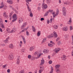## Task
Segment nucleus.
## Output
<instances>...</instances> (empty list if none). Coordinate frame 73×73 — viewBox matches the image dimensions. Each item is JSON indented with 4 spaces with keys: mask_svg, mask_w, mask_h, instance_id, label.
Wrapping results in <instances>:
<instances>
[{
    "mask_svg": "<svg viewBox=\"0 0 73 73\" xmlns=\"http://www.w3.org/2000/svg\"><path fill=\"white\" fill-rule=\"evenodd\" d=\"M0 22L1 25H3V19L1 18L0 19Z\"/></svg>",
    "mask_w": 73,
    "mask_h": 73,
    "instance_id": "f3484780",
    "label": "nucleus"
},
{
    "mask_svg": "<svg viewBox=\"0 0 73 73\" xmlns=\"http://www.w3.org/2000/svg\"><path fill=\"white\" fill-rule=\"evenodd\" d=\"M69 23H72V20H71V18L70 19L69 21Z\"/></svg>",
    "mask_w": 73,
    "mask_h": 73,
    "instance_id": "3c124183",
    "label": "nucleus"
},
{
    "mask_svg": "<svg viewBox=\"0 0 73 73\" xmlns=\"http://www.w3.org/2000/svg\"><path fill=\"white\" fill-rule=\"evenodd\" d=\"M40 7H38L37 9L38 10V11H40Z\"/></svg>",
    "mask_w": 73,
    "mask_h": 73,
    "instance_id": "6e6d98bb",
    "label": "nucleus"
},
{
    "mask_svg": "<svg viewBox=\"0 0 73 73\" xmlns=\"http://www.w3.org/2000/svg\"><path fill=\"white\" fill-rule=\"evenodd\" d=\"M47 24H49V21L48 19V20L47 21Z\"/></svg>",
    "mask_w": 73,
    "mask_h": 73,
    "instance_id": "69168bd1",
    "label": "nucleus"
},
{
    "mask_svg": "<svg viewBox=\"0 0 73 73\" xmlns=\"http://www.w3.org/2000/svg\"><path fill=\"white\" fill-rule=\"evenodd\" d=\"M23 18L21 17L19 19V23H21L22 22H23Z\"/></svg>",
    "mask_w": 73,
    "mask_h": 73,
    "instance_id": "1a4fd4ad",
    "label": "nucleus"
},
{
    "mask_svg": "<svg viewBox=\"0 0 73 73\" xmlns=\"http://www.w3.org/2000/svg\"><path fill=\"white\" fill-rule=\"evenodd\" d=\"M43 52L44 53H48L49 50L47 49H45L43 50Z\"/></svg>",
    "mask_w": 73,
    "mask_h": 73,
    "instance_id": "20e7f679",
    "label": "nucleus"
},
{
    "mask_svg": "<svg viewBox=\"0 0 73 73\" xmlns=\"http://www.w3.org/2000/svg\"><path fill=\"white\" fill-rule=\"evenodd\" d=\"M48 63L49 64H51L52 63V60H50L49 61Z\"/></svg>",
    "mask_w": 73,
    "mask_h": 73,
    "instance_id": "de8ad7c7",
    "label": "nucleus"
},
{
    "mask_svg": "<svg viewBox=\"0 0 73 73\" xmlns=\"http://www.w3.org/2000/svg\"><path fill=\"white\" fill-rule=\"evenodd\" d=\"M22 38L24 42V44H25L26 43V40H25V37L23 36L22 37Z\"/></svg>",
    "mask_w": 73,
    "mask_h": 73,
    "instance_id": "2eb2a0df",
    "label": "nucleus"
},
{
    "mask_svg": "<svg viewBox=\"0 0 73 73\" xmlns=\"http://www.w3.org/2000/svg\"><path fill=\"white\" fill-rule=\"evenodd\" d=\"M48 13H49V11L46 12L45 13V16H47L48 15Z\"/></svg>",
    "mask_w": 73,
    "mask_h": 73,
    "instance_id": "8fccbe9b",
    "label": "nucleus"
},
{
    "mask_svg": "<svg viewBox=\"0 0 73 73\" xmlns=\"http://www.w3.org/2000/svg\"><path fill=\"white\" fill-rule=\"evenodd\" d=\"M28 58H31V56L30 55H29L28 56Z\"/></svg>",
    "mask_w": 73,
    "mask_h": 73,
    "instance_id": "603ef678",
    "label": "nucleus"
},
{
    "mask_svg": "<svg viewBox=\"0 0 73 73\" xmlns=\"http://www.w3.org/2000/svg\"><path fill=\"white\" fill-rule=\"evenodd\" d=\"M1 8H3V7H4V3H3V2H2L1 3Z\"/></svg>",
    "mask_w": 73,
    "mask_h": 73,
    "instance_id": "aec40b11",
    "label": "nucleus"
},
{
    "mask_svg": "<svg viewBox=\"0 0 73 73\" xmlns=\"http://www.w3.org/2000/svg\"><path fill=\"white\" fill-rule=\"evenodd\" d=\"M58 44L59 45H60L61 44V42L60 41H59L58 42Z\"/></svg>",
    "mask_w": 73,
    "mask_h": 73,
    "instance_id": "bf43d9fd",
    "label": "nucleus"
},
{
    "mask_svg": "<svg viewBox=\"0 0 73 73\" xmlns=\"http://www.w3.org/2000/svg\"><path fill=\"white\" fill-rule=\"evenodd\" d=\"M60 64H57L55 66V67L56 69H58V68H60Z\"/></svg>",
    "mask_w": 73,
    "mask_h": 73,
    "instance_id": "5701e85b",
    "label": "nucleus"
},
{
    "mask_svg": "<svg viewBox=\"0 0 73 73\" xmlns=\"http://www.w3.org/2000/svg\"><path fill=\"white\" fill-rule=\"evenodd\" d=\"M48 12L51 13L53 12V10H48Z\"/></svg>",
    "mask_w": 73,
    "mask_h": 73,
    "instance_id": "49530a36",
    "label": "nucleus"
},
{
    "mask_svg": "<svg viewBox=\"0 0 73 73\" xmlns=\"http://www.w3.org/2000/svg\"><path fill=\"white\" fill-rule=\"evenodd\" d=\"M0 32H2L3 30H2V28H0Z\"/></svg>",
    "mask_w": 73,
    "mask_h": 73,
    "instance_id": "0e129e2a",
    "label": "nucleus"
},
{
    "mask_svg": "<svg viewBox=\"0 0 73 73\" xmlns=\"http://www.w3.org/2000/svg\"><path fill=\"white\" fill-rule=\"evenodd\" d=\"M72 56H73V50L72 51Z\"/></svg>",
    "mask_w": 73,
    "mask_h": 73,
    "instance_id": "774afa93",
    "label": "nucleus"
},
{
    "mask_svg": "<svg viewBox=\"0 0 73 73\" xmlns=\"http://www.w3.org/2000/svg\"><path fill=\"white\" fill-rule=\"evenodd\" d=\"M50 42L51 44H54V42H53L52 41H50Z\"/></svg>",
    "mask_w": 73,
    "mask_h": 73,
    "instance_id": "338daca9",
    "label": "nucleus"
},
{
    "mask_svg": "<svg viewBox=\"0 0 73 73\" xmlns=\"http://www.w3.org/2000/svg\"><path fill=\"white\" fill-rule=\"evenodd\" d=\"M51 71L50 72V73H52L53 72V67L52 66H51Z\"/></svg>",
    "mask_w": 73,
    "mask_h": 73,
    "instance_id": "4be33fe9",
    "label": "nucleus"
},
{
    "mask_svg": "<svg viewBox=\"0 0 73 73\" xmlns=\"http://www.w3.org/2000/svg\"><path fill=\"white\" fill-rule=\"evenodd\" d=\"M8 58L9 60H12L13 58V55H11L9 56Z\"/></svg>",
    "mask_w": 73,
    "mask_h": 73,
    "instance_id": "0eeeda50",
    "label": "nucleus"
},
{
    "mask_svg": "<svg viewBox=\"0 0 73 73\" xmlns=\"http://www.w3.org/2000/svg\"><path fill=\"white\" fill-rule=\"evenodd\" d=\"M46 38H44L43 39V40L42 41V42H45L46 41Z\"/></svg>",
    "mask_w": 73,
    "mask_h": 73,
    "instance_id": "ea45409f",
    "label": "nucleus"
},
{
    "mask_svg": "<svg viewBox=\"0 0 73 73\" xmlns=\"http://www.w3.org/2000/svg\"><path fill=\"white\" fill-rule=\"evenodd\" d=\"M41 21H42V20H44V19L43 18H41L40 19Z\"/></svg>",
    "mask_w": 73,
    "mask_h": 73,
    "instance_id": "052dcab7",
    "label": "nucleus"
},
{
    "mask_svg": "<svg viewBox=\"0 0 73 73\" xmlns=\"http://www.w3.org/2000/svg\"><path fill=\"white\" fill-rule=\"evenodd\" d=\"M48 7V6L46 4L44 5H43V8L44 9H46Z\"/></svg>",
    "mask_w": 73,
    "mask_h": 73,
    "instance_id": "c85d7f7f",
    "label": "nucleus"
},
{
    "mask_svg": "<svg viewBox=\"0 0 73 73\" xmlns=\"http://www.w3.org/2000/svg\"><path fill=\"white\" fill-rule=\"evenodd\" d=\"M59 13V11H58V10H56V15H58V14Z\"/></svg>",
    "mask_w": 73,
    "mask_h": 73,
    "instance_id": "79ce46f5",
    "label": "nucleus"
},
{
    "mask_svg": "<svg viewBox=\"0 0 73 73\" xmlns=\"http://www.w3.org/2000/svg\"><path fill=\"white\" fill-rule=\"evenodd\" d=\"M60 40V37H58L57 38L56 40V41H58V40Z\"/></svg>",
    "mask_w": 73,
    "mask_h": 73,
    "instance_id": "37998d69",
    "label": "nucleus"
},
{
    "mask_svg": "<svg viewBox=\"0 0 73 73\" xmlns=\"http://www.w3.org/2000/svg\"><path fill=\"white\" fill-rule=\"evenodd\" d=\"M48 45H49V46H50V47L53 46V44H52L50 43H48Z\"/></svg>",
    "mask_w": 73,
    "mask_h": 73,
    "instance_id": "58836bf2",
    "label": "nucleus"
},
{
    "mask_svg": "<svg viewBox=\"0 0 73 73\" xmlns=\"http://www.w3.org/2000/svg\"><path fill=\"white\" fill-rule=\"evenodd\" d=\"M27 25V23L26 22H25V23H23V24L22 26V28H24V27H25V26H26V25Z\"/></svg>",
    "mask_w": 73,
    "mask_h": 73,
    "instance_id": "9d476101",
    "label": "nucleus"
},
{
    "mask_svg": "<svg viewBox=\"0 0 73 73\" xmlns=\"http://www.w3.org/2000/svg\"><path fill=\"white\" fill-rule=\"evenodd\" d=\"M52 15L53 17H55V16H57V15L55 14V13L54 12L52 13Z\"/></svg>",
    "mask_w": 73,
    "mask_h": 73,
    "instance_id": "2f4dec72",
    "label": "nucleus"
},
{
    "mask_svg": "<svg viewBox=\"0 0 73 73\" xmlns=\"http://www.w3.org/2000/svg\"><path fill=\"white\" fill-rule=\"evenodd\" d=\"M35 49V47L33 46V47H31L30 48V51H32Z\"/></svg>",
    "mask_w": 73,
    "mask_h": 73,
    "instance_id": "a211bd4d",
    "label": "nucleus"
},
{
    "mask_svg": "<svg viewBox=\"0 0 73 73\" xmlns=\"http://www.w3.org/2000/svg\"><path fill=\"white\" fill-rule=\"evenodd\" d=\"M1 25V27L2 28H3V29L5 28V27H4V26L3 25H3Z\"/></svg>",
    "mask_w": 73,
    "mask_h": 73,
    "instance_id": "4d7b16f0",
    "label": "nucleus"
},
{
    "mask_svg": "<svg viewBox=\"0 0 73 73\" xmlns=\"http://www.w3.org/2000/svg\"><path fill=\"white\" fill-rule=\"evenodd\" d=\"M32 27L33 31V32H35V31H36V29L35 28V27L33 26H32Z\"/></svg>",
    "mask_w": 73,
    "mask_h": 73,
    "instance_id": "6ab92c4d",
    "label": "nucleus"
},
{
    "mask_svg": "<svg viewBox=\"0 0 73 73\" xmlns=\"http://www.w3.org/2000/svg\"><path fill=\"white\" fill-rule=\"evenodd\" d=\"M21 51L23 52H24L25 51V49L24 48H23L22 49Z\"/></svg>",
    "mask_w": 73,
    "mask_h": 73,
    "instance_id": "f704fd0d",
    "label": "nucleus"
},
{
    "mask_svg": "<svg viewBox=\"0 0 73 73\" xmlns=\"http://www.w3.org/2000/svg\"><path fill=\"white\" fill-rule=\"evenodd\" d=\"M60 50V48H56L55 49L54 51L55 52H58Z\"/></svg>",
    "mask_w": 73,
    "mask_h": 73,
    "instance_id": "4468645a",
    "label": "nucleus"
},
{
    "mask_svg": "<svg viewBox=\"0 0 73 73\" xmlns=\"http://www.w3.org/2000/svg\"><path fill=\"white\" fill-rule=\"evenodd\" d=\"M63 30L64 31H68V27L66 26L63 28Z\"/></svg>",
    "mask_w": 73,
    "mask_h": 73,
    "instance_id": "6e6552de",
    "label": "nucleus"
},
{
    "mask_svg": "<svg viewBox=\"0 0 73 73\" xmlns=\"http://www.w3.org/2000/svg\"><path fill=\"white\" fill-rule=\"evenodd\" d=\"M8 3H9V4H12V1L11 0H9L7 1Z\"/></svg>",
    "mask_w": 73,
    "mask_h": 73,
    "instance_id": "a878e982",
    "label": "nucleus"
},
{
    "mask_svg": "<svg viewBox=\"0 0 73 73\" xmlns=\"http://www.w3.org/2000/svg\"><path fill=\"white\" fill-rule=\"evenodd\" d=\"M7 6H6V5H5L3 8V9H7Z\"/></svg>",
    "mask_w": 73,
    "mask_h": 73,
    "instance_id": "c03bdc74",
    "label": "nucleus"
},
{
    "mask_svg": "<svg viewBox=\"0 0 73 73\" xmlns=\"http://www.w3.org/2000/svg\"><path fill=\"white\" fill-rule=\"evenodd\" d=\"M7 73H9L10 72V69H8L7 71Z\"/></svg>",
    "mask_w": 73,
    "mask_h": 73,
    "instance_id": "13d9d810",
    "label": "nucleus"
},
{
    "mask_svg": "<svg viewBox=\"0 0 73 73\" xmlns=\"http://www.w3.org/2000/svg\"><path fill=\"white\" fill-rule=\"evenodd\" d=\"M40 70L42 71V70H44V68L43 66H42V67H41V66L40 67Z\"/></svg>",
    "mask_w": 73,
    "mask_h": 73,
    "instance_id": "c9c22d12",
    "label": "nucleus"
},
{
    "mask_svg": "<svg viewBox=\"0 0 73 73\" xmlns=\"http://www.w3.org/2000/svg\"><path fill=\"white\" fill-rule=\"evenodd\" d=\"M42 55V54H40L39 56L37 57H36V58H39V57H40L41 56V55Z\"/></svg>",
    "mask_w": 73,
    "mask_h": 73,
    "instance_id": "a18cd8bd",
    "label": "nucleus"
},
{
    "mask_svg": "<svg viewBox=\"0 0 73 73\" xmlns=\"http://www.w3.org/2000/svg\"><path fill=\"white\" fill-rule=\"evenodd\" d=\"M66 59V56L65 55H63L62 57V60H65Z\"/></svg>",
    "mask_w": 73,
    "mask_h": 73,
    "instance_id": "9b49d317",
    "label": "nucleus"
},
{
    "mask_svg": "<svg viewBox=\"0 0 73 73\" xmlns=\"http://www.w3.org/2000/svg\"><path fill=\"white\" fill-rule=\"evenodd\" d=\"M20 56H18L17 59V64H20Z\"/></svg>",
    "mask_w": 73,
    "mask_h": 73,
    "instance_id": "7ed1b4c3",
    "label": "nucleus"
},
{
    "mask_svg": "<svg viewBox=\"0 0 73 73\" xmlns=\"http://www.w3.org/2000/svg\"><path fill=\"white\" fill-rule=\"evenodd\" d=\"M70 30H72L73 29V27H72V26H70Z\"/></svg>",
    "mask_w": 73,
    "mask_h": 73,
    "instance_id": "09e8293b",
    "label": "nucleus"
},
{
    "mask_svg": "<svg viewBox=\"0 0 73 73\" xmlns=\"http://www.w3.org/2000/svg\"><path fill=\"white\" fill-rule=\"evenodd\" d=\"M52 20H53V18H51L50 19V23H52Z\"/></svg>",
    "mask_w": 73,
    "mask_h": 73,
    "instance_id": "5fc2aeb1",
    "label": "nucleus"
},
{
    "mask_svg": "<svg viewBox=\"0 0 73 73\" xmlns=\"http://www.w3.org/2000/svg\"><path fill=\"white\" fill-rule=\"evenodd\" d=\"M9 37H8V38H6V40H4V42L5 43H7V42H8V39H9Z\"/></svg>",
    "mask_w": 73,
    "mask_h": 73,
    "instance_id": "bb28decb",
    "label": "nucleus"
},
{
    "mask_svg": "<svg viewBox=\"0 0 73 73\" xmlns=\"http://www.w3.org/2000/svg\"><path fill=\"white\" fill-rule=\"evenodd\" d=\"M19 73H24V70H21Z\"/></svg>",
    "mask_w": 73,
    "mask_h": 73,
    "instance_id": "72a5a7b5",
    "label": "nucleus"
},
{
    "mask_svg": "<svg viewBox=\"0 0 73 73\" xmlns=\"http://www.w3.org/2000/svg\"><path fill=\"white\" fill-rule=\"evenodd\" d=\"M44 64V60L43 59V58H42V60H41V62L40 64V65H42Z\"/></svg>",
    "mask_w": 73,
    "mask_h": 73,
    "instance_id": "f8f14e48",
    "label": "nucleus"
},
{
    "mask_svg": "<svg viewBox=\"0 0 73 73\" xmlns=\"http://www.w3.org/2000/svg\"><path fill=\"white\" fill-rule=\"evenodd\" d=\"M26 35L27 36H28V35H29V32H28V31H26Z\"/></svg>",
    "mask_w": 73,
    "mask_h": 73,
    "instance_id": "864d4df0",
    "label": "nucleus"
},
{
    "mask_svg": "<svg viewBox=\"0 0 73 73\" xmlns=\"http://www.w3.org/2000/svg\"><path fill=\"white\" fill-rule=\"evenodd\" d=\"M42 72V71H41V70H39V73H41V72Z\"/></svg>",
    "mask_w": 73,
    "mask_h": 73,
    "instance_id": "e2e57ef3",
    "label": "nucleus"
},
{
    "mask_svg": "<svg viewBox=\"0 0 73 73\" xmlns=\"http://www.w3.org/2000/svg\"><path fill=\"white\" fill-rule=\"evenodd\" d=\"M40 33H41V31H38L37 33V36H40Z\"/></svg>",
    "mask_w": 73,
    "mask_h": 73,
    "instance_id": "393cba45",
    "label": "nucleus"
},
{
    "mask_svg": "<svg viewBox=\"0 0 73 73\" xmlns=\"http://www.w3.org/2000/svg\"><path fill=\"white\" fill-rule=\"evenodd\" d=\"M3 16H4L5 17H7V13L5 12L3 13Z\"/></svg>",
    "mask_w": 73,
    "mask_h": 73,
    "instance_id": "7c9ffc66",
    "label": "nucleus"
},
{
    "mask_svg": "<svg viewBox=\"0 0 73 73\" xmlns=\"http://www.w3.org/2000/svg\"><path fill=\"white\" fill-rule=\"evenodd\" d=\"M64 4H66V5H70V2H64Z\"/></svg>",
    "mask_w": 73,
    "mask_h": 73,
    "instance_id": "b1692460",
    "label": "nucleus"
},
{
    "mask_svg": "<svg viewBox=\"0 0 73 73\" xmlns=\"http://www.w3.org/2000/svg\"><path fill=\"white\" fill-rule=\"evenodd\" d=\"M30 17H33V14H32V13H30Z\"/></svg>",
    "mask_w": 73,
    "mask_h": 73,
    "instance_id": "a19ab883",
    "label": "nucleus"
},
{
    "mask_svg": "<svg viewBox=\"0 0 73 73\" xmlns=\"http://www.w3.org/2000/svg\"><path fill=\"white\" fill-rule=\"evenodd\" d=\"M52 35H53V34H51V35L48 36V38H51L52 37H53V36H52Z\"/></svg>",
    "mask_w": 73,
    "mask_h": 73,
    "instance_id": "412c9836",
    "label": "nucleus"
},
{
    "mask_svg": "<svg viewBox=\"0 0 73 73\" xmlns=\"http://www.w3.org/2000/svg\"><path fill=\"white\" fill-rule=\"evenodd\" d=\"M9 48H11V49H12L13 48V44H10L9 45Z\"/></svg>",
    "mask_w": 73,
    "mask_h": 73,
    "instance_id": "cd10ccee",
    "label": "nucleus"
},
{
    "mask_svg": "<svg viewBox=\"0 0 73 73\" xmlns=\"http://www.w3.org/2000/svg\"><path fill=\"white\" fill-rule=\"evenodd\" d=\"M58 26L57 25H55L53 26V27L55 29H57V28H58Z\"/></svg>",
    "mask_w": 73,
    "mask_h": 73,
    "instance_id": "dca6fc26",
    "label": "nucleus"
},
{
    "mask_svg": "<svg viewBox=\"0 0 73 73\" xmlns=\"http://www.w3.org/2000/svg\"><path fill=\"white\" fill-rule=\"evenodd\" d=\"M16 31V30L15 29H13L10 32V33H14Z\"/></svg>",
    "mask_w": 73,
    "mask_h": 73,
    "instance_id": "423d86ee",
    "label": "nucleus"
},
{
    "mask_svg": "<svg viewBox=\"0 0 73 73\" xmlns=\"http://www.w3.org/2000/svg\"><path fill=\"white\" fill-rule=\"evenodd\" d=\"M10 8H11V9H12L14 11H16V10L15 9H14L13 8V7L10 6Z\"/></svg>",
    "mask_w": 73,
    "mask_h": 73,
    "instance_id": "c756f323",
    "label": "nucleus"
},
{
    "mask_svg": "<svg viewBox=\"0 0 73 73\" xmlns=\"http://www.w3.org/2000/svg\"><path fill=\"white\" fill-rule=\"evenodd\" d=\"M12 19H13L12 20V22H14L17 20V17H16V14L13 15L12 17Z\"/></svg>",
    "mask_w": 73,
    "mask_h": 73,
    "instance_id": "f03ea898",
    "label": "nucleus"
},
{
    "mask_svg": "<svg viewBox=\"0 0 73 73\" xmlns=\"http://www.w3.org/2000/svg\"><path fill=\"white\" fill-rule=\"evenodd\" d=\"M26 1V3H27L28 4H29V2L28 1L30 2L32 0H25Z\"/></svg>",
    "mask_w": 73,
    "mask_h": 73,
    "instance_id": "473e14b6",
    "label": "nucleus"
},
{
    "mask_svg": "<svg viewBox=\"0 0 73 73\" xmlns=\"http://www.w3.org/2000/svg\"><path fill=\"white\" fill-rule=\"evenodd\" d=\"M27 8L28 9V11H29V12H31V9H30V7H28Z\"/></svg>",
    "mask_w": 73,
    "mask_h": 73,
    "instance_id": "4c0bfd02",
    "label": "nucleus"
},
{
    "mask_svg": "<svg viewBox=\"0 0 73 73\" xmlns=\"http://www.w3.org/2000/svg\"><path fill=\"white\" fill-rule=\"evenodd\" d=\"M64 37L66 40H68V38H69V35H68V34H66L65 35Z\"/></svg>",
    "mask_w": 73,
    "mask_h": 73,
    "instance_id": "ddd939ff",
    "label": "nucleus"
},
{
    "mask_svg": "<svg viewBox=\"0 0 73 73\" xmlns=\"http://www.w3.org/2000/svg\"><path fill=\"white\" fill-rule=\"evenodd\" d=\"M7 31L8 32H9V28H7Z\"/></svg>",
    "mask_w": 73,
    "mask_h": 73,
    "instance_id": "680f3d73",
    "label": "nucleus"
},
{
    "mask_svg": "<svg viewBox=\"0 0 73 73\" xmlns=\"http://www.w3.org/2000/svg\"><path fill=\"white\" fill-rule=\"evenodd\" d=\"M53 33L54 34V36L56 38H57L58 36L57 35V33H56V32H54Z\"/></svg>",
    "mask_w": 73,
    "mask_h": 73,
    "instance_id": "39448f33",
    "label": "nucleus"
},
{
    "mask_svg": "<svg viewBox=\"0 0 73 73\" xmlns=\"http://www.w3.org/2000/svg\"><path fill=\"white\" fill-rule=\"evenodd\" d=\"M56 72L57 73H60V69H58L56 71Z\"/></svg>",
    "mask_w": 73,
    "mask_h": 73,
    "instance_id": "e433bc0d",
    "label": "nucleus"
},
{
    "mask_svg": "<svg viewBox=\"0 0 73 73\" xmlns=\"http://www.w3.org/2000/svg\"><path fill=\"white\" fill-rule=\"evenodd\" d=\"M66 9H65V7H63L62 9V12L63 15L65 16L66 15Z\"/></svg>",
    "mask_w": 73,
    "mask_h": 73,
    "instance_id": "f257e3e1",
    "label": "nucleus"
}]
</instances>
